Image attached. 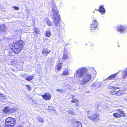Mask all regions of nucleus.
I'll use <instances>...</instances> for the list:
<instances>
[{
    "label": "nucleus",
    "mask_w": 127,
    "mask_h": 127,
    "mask_svg": "<svg viewBox=\"0 0 127 127\" xmlns=\"http://www.w3.org/2000/svg\"><path fill=\"white\" fill-rule=\"evenodd\" d=\"M25 44L23 40H18L12 41L9 46L10 49L15 54H18L22 51Z\"/></svg>",
    "instance_id": "nucleus-1"
},
{
    "label": "nucleus",
    "mask_w": 127,
    "mask_h": 127,
    "mask_svg": "<svg viewBox=\"0 0 127 127\" xmlns=\"http://www.w3.org/2000/svg\"><path fill=\"white\" fill-rule=\"evenodd\" d=\"M85 70L84 69H79L77 71L76 74L78 75L79 77H84L83 79L80 82V84L83 85L87 82L90 81L91 78V76L90 74H85Z\"/></svg>",
    "instance_id": "nucleus-2"
},
{
    "label": "nucleus",
    "mask_w": 127,
    "mask_h": 127,
    "mask_svg": "<svg viewBox=\"0 0 127 127\" xmlns=\"http://www.w3.org/2000/svg\"><path fill=\"white\" fill-rule=\"evenodd\" d=\"M52 10L54 12L53 16H54V22L56 26L58 25V24L59 23V22L60 20V15L59 14V11L56 10L54 7L52 8Z\"/></svg>",
    "instance_id": "nucleus-3"
},
{
    "label": "nucleus",
    "mask_w": 127,
    "mask_h": 127,
    "mask_svg": "<svg viewBox=\"0 0 127 127\" xmlns=\"http://www.w3.org/2000/svg\"><path fill=\"white\" fill-rule=\"evenodd\" d=\"M5 123L6 125L13 126L16 124V121L14 118L8 117L5 119Z\"/></svg>",
    "instance_id": "nucleus-4"
},
{
    "label": "nucleus",
    "mask_w": 127,
    "mask_h": 127,
    "mask_svg": "<svg viewBox=\"0 0 127 127\" xmlns=\"http://www.w3.org/2000/svg\"><path fill=\"white\" fill-rule=\"evenodd\" d=\"M99 116L97 114H94L91 116L87 115V117L90 120L95 122L97 121L98 120H99Z\"/></svg>",
    "instance_id": "nucleus-5"
},
{
    "label": "nucleus",
    "mask_w": 127,
    "mask_h": 127,
    "mask_svg": "<svg viewBox=\"0 0 127 127\" xmlns=\"http://www.w3.org/2000/svg\"><path fill=\"white\" fill-rule=\"evenodd\" d=\"M98 23L96 20L94 21L93 23L90 25V29L91 30H95L97 27Z\"/></svg>",
    "instance_id": "nucleus-6"
},
{
    "label": "nucleus",
    "mask_w": 127,
    "mask_h": 127,
    "mask_svg": "<svg viewBox=\"0 0 127 127\" xmlns=\"http://www.w3.org/2000/svg\"><path fill=\"white\" fill-rule=\"evenodd\" d=\"M43 99L45 100H49L51 99V95L50 93H46L42 95Z\"/></svg>",
    "instance_id": "nucleus-7"
},
{
    "label": "nucleus",
    "mask_w": 127,
    "mask_h": 127,
    "mask_svg": "<svg viewBox=\"0 0 127 127\" xmlns=\"http://www.w3.org/2000/svg\"><path fill=\"white\" fill-rule=\"evenodd\" d=\"M125 30V27L122 25L118 26L117 29V30L118 32H120L121 33L123 32Z\"/></svg>",
    "instance_id": "nucleus-8"
},
{
    "label": "nucleus",
    "mask_w": 127,
    "mask_h": 127,
    "mask_svg": "<svg viewBox=\"0 0 127 127\" xmlns=\"http://www.w3.org/2000/svg\"><path fill=\"white\" fill-rule=\"evenodd\" d=\"M51 50L48 48H43L42 51V54L45 56H47L48 54H49Z\"/></svg>",
    "instance_id": "nucleus-9"
},
{
    "label": "nucleus",
    "mask_w": 127,
    "mask_h": 127,
    "mask_svg": "<svg viewBox=\"0 0 127 127\" xmlns=\"http://www.w3.org/2000/svg\"><path fill=\"white\" fill-rule=\"evenodd\" d=\"M6 29V26L4 24L0 25V33L4 32Z\"/></svg>",
    "instance_id": "nucleus-10"
},
{
    "label": "nucleus",
    "mask_w": 127,
    "mask_h": 127,
    "mask_svg": "<svg viewBox=\"0 0 127 127\" xmlns=\"http://www.w3.org/2000/svg\"><path fill=\"white\" fill-rule=\"evenodd\" d=\"M100 12L101 14H104L105 13V10L103 6L102 5H100L99 7V9L97 10Z\"/></svg>",
    "instance_id": "nucleus-11"
},
{
    "label": "nucleus",
    "mask_w": 127,
    "mask_h": 127,
    "mask_svg": "<svg viewBox=\"0 0 127 127\" xmlns=\"http://www.w3.org/2000/svg\"><path fill=\"white\" fill-rule=\"evenodd\" d=\"M3 111L5 113L7 112H12V110L9 107H5L3 110Z\"/></svg>",
    "instance_id": "nucleus-12"
},
{
    "label": "nucleus",
    "mask_w": 127,
    "mask_h": 127,
    "mask_svg": "<svg viewBox=\"0 0 127 127\" xmlns=\"http://www.w3.org/2000/svg\"><path fill=\"white\" fill-rule=\"evenodd\" d=\"M117 75V74L116 73L112 74L109 76L106 80L109 79L110 80H112L113 78H115L116 77Z\"/></svg>",
    "instance_id": "nucleus-13"
},
{
    "label": "nucleus",
    "mask_w": 127,
    "mask_h": 127,
    "mask_svg": "<svg viewBox=\"0 0 127 127\" xmlns=\"http://www.w3.org/2000/svg\"><path fill=\"white\" fill-rule=\"evenodd\" d=\"M62 64V63H60L57 64L56 66V68L58 71H60L61 69Z\"/></svg>",
    "instance_id": "nucleus-14"
},
{
    "label": "nucleus",
    "mask_w": 127,
    "mask_h": 127,
    "mask_svg": "<svg viewBox=\"0 0 127 127\" xmlns=\"http://www.w3.org/2000/svg\"><path fill=\"white\" fill-rule=\"evenodd\" d=\"M111 92H112V93H111V94H112L114 95H115V94L118 95H120L121 94L123 93L122 92H119L117 91H112Z\"/></svg>",
    "instance_id": "nucleus-15"
},
{
    "label": "nucleus",
    "mask_w": 127,
    "mask_h": 127,
    "mask_svg": "<svg viewBox=\"0 0 127 127\" xmlns=\"http://www.w3.org/2000/svg\"><path fill=\"white\" fill-rule=\"evenodd\" d=\"M34 77V76L29 75L27 76L26 78V80L28 81H31L32 80Z\"/></svg>",
    "instance_id": "nucleus-16"
},
{
    "label": "nucleus",
    "mask_w": 127,
    "mask_h": 127,
    "mask_svg": "<svg viewBox=\"0 0 127 127\" xmlns=\"http://www.w3.org/2000/svg\"><path fill=\"white\" fill-rule=\"evenodd\" d=\"M33 31L35 34H39L40 30L38 28H34L33 29Z\"/></svg>",
    "instance_id": "nucleus-17"
},
{
    "label": "nucleus",
    "mask_w": 127,
    "mask_h": 127,
    "mask_svg": "<svg viewBox=\"0 0 127 127\" xmlns=\"http://www.w3.org/2000/svg\"><path fill=\"white\" fill-rule=\"evenodd\" d=\"M46 22L48 25L52 26V23L49 20L48 18H46Z\"/></svg>",
    "instance_id": "nucleus-18"
},
{
    "label": "nucleus",
    "mask_w": 127,
    "mask_h": 127,
    "mask_svg": "<svg viewBox=\"0 0 127 127\" xmlns=\"http://www.w3.org/2000/svg\"><path fill=\"white\" fill-rule=\"evenodd\" d=\"M118 111L119 112V113L122 114V115L123 116L125 117L126 116L125 114L123 111H122L121 109H119L118 110Z\"/></svg>",
    "instance_id": "nucleus-19"
},
{
    "label": "nucleus",
    "mask_w": 127,
    "mask_h": 127,
    "mask_svg": "<svg viewBox=\"0 0 127 127\" xmlns=\"http://www.w3.org/2000/svg\"><path fill=\"white\" fill-rule=\"evenodd\" d=\"M127 76V72L126 71H125L124 73L122 75V77L123 79L126 78Z\"/></svg>",
    "instance_id": "nucleus-20"
},
{
    "label": "nucleus",
    "mask_w": 127,
    "mask_h": 127,
    "mask_svg": "<svg viewBox=\"0 0 127 127\" xmlns=\"http://www.w3.org/2000/svg\"><path fill=\"white\" fill-rule=\"evenodd\" d=\"M37 121L40 123H42L44 122L43 119L42 118L38 117H37Z\"/></svg>",
    "instance_id": "nucleus-21"
},
{
    "label": "nucleus",
    "mask_w": 127,
    "mask_h": 127,
    "mask_svg": "<svg viewBox=\"0 0 127 127\" xmlns=\"http://www.w3.org/2000/svg\"><path fill=\"white\" fill-rule=\"evenodd\" d=\"M51 32L49 31H47L46 32V35L47 37H49L51 35Z\"/></svg>",
    "instance_id": "nucleus-22"
},
{
    "label": "nucleus",
    "mask_w": 127,
    "mask_h": 127,
    "mask_svg": "<svg viewBox=\"0 0 127 127\" xmlns=\"http://www.w3.org/2000/svg\"><path fill=\"white\" fill-rule=\"evenodd\" d=\"M113 115L115 118H117L118 117H121V115H120L116 113H114L113 114Z\"/></svg>",
    "instance_id": "nucleus-23"
},
{
    "label": "nucleus",
    "mask_w": 127,
    "mask_h": 127,
    "mask_svg": "<svg viewBox=\"0 0 127 127\" xmlns=\"http://www.w3.org/2000/svg\"><path fill=\"white\" fill-rule=\"evenodd\" d=\"M68 55L66 54H64L62 58V59L64 60H65L67 59L68 58Z\"/></svg>",
    "instance_id": "nucleus-24"
},
{
    "label": "nucleus",
    "mask_w": 127,
    "mask_h": 127,
    "mask_svg": "<svg viewBox=\"0 0 127 127\" xmlns=\"http://www.w3.org/2000/svg\"><path fill=\"white\" fill-rule=\"evenodd\" d=\"M57 91L59 92L64 93V92H65L66 90H62L60 89H57Z\"/></svg>",
    "instance_id": "nucleus-25"
},
{
    "label": "nucleus",
    "mask_w": 127,
    "mask_h": 127,
    "mask_svg": "<svg viewBox=\"0 0 127 127\" xmlns=\"http://www.w3.org/2000/svg\"><path fill=\"white\" fill-rule=\"evenodd\" d=\"M69 74V72L68 71H64L62 73V75H68Z\"/></svg>",
    "instance_id": "nucleus-26"
},
{
    "label": "nucleus",
    "mask_w": 127,
    "mask_h": 127,
    "mask_svg": "<svg viewBox=\"0 0 127 127\" xmlns=\"http://www.w3.org/2000/svg\"><path fill=\"white\" fill-rule=\"evenodd\" d=\"M78 101V100L77 99H75L72 100L71 101L72 103H75L77 102Z\"/></svg>",
    "instance_id": "nucleus-27"
},
{
    "label": "nucleus",
    "mask_w": 127,
    "mask_h": 127,
    "mask_svg": "<svg viewBox=\"0 0 127 127\" xmlns=\"http://www.w3.org/2000/svg\"><path fill=\"white\" fill-rule=\"evenodd\" d=\"M68 112L69 114H71L72 115H75L74 113L71 110H68Z\"/></svg>",
    "instance_id": "nucleus-28"
},
{
    "label": "nucleus",
    "mask_w": 127,
    "mask_h": 127,
    "mask_svg": "<svg viewBox=\"0 0 127 127\" xmlns=\"http://www.w3.org/2000/svg\"><path fill=\"white\" fill-rule=\"evenodd\" d=\"M0 127H10L9 126L6 125L5 124H2L0 126Z\"/></svg>",
    "instance_id": "nucleus-29"
},
{
    "label": "nucleus",
    "mask_w": 127,
    "mask_h": 127,
    "mask_svg": "<svg viewBox=\"0 0 127 127\" xmlns=\"http://www.w3.org/2000/svg\"><path fill=\"white\" fill-rule=\"evenodd\" d=\"M13 8L16 10H18L19 9V7L16 6L13 7Z\"/></svg>",
    "instance_id": "nucleus-30"
},
{
    "label": "nucleus",
    "mask_w": 127,
    "mask_h": 127,
    "mask_svg": "<svg viewBox=\"0 0 127 127\" xmlns=\"http://www.w3.org/2000/svg\"><path fill=\"white\" fill-rule=\"evenodd\" d=\"M76 124L77 125V127L78 126H79L80 125L79 123H81L80 122L78 121H76Z\"/></svg>",
    "instance_id": "nucleus-31"
},
{
    "label": "nucleus",
    "mask_w": 127,
    "mask_h": 127,
    "mask_svg": "<svg viewBox=\"0 0 127 127\" xmlns=\"http://www.w3.org/2000/svg\"><path fill=\"white\" fill-rule=\"evenodd\" d=\"M5 95H3V94H0V97H5Z\"/></svg>",
    "instance_id": "nucleus-32"
},
{
    "label": "nucleus",
    "mask_w": 127,
    "mask_h": 127,
    "mask_svg": "<svg viewBox=\"0 0 127 127\" xmlns=\"http://www.w3.org/2000/svg\"><path fill=\"white\" fill-rule=\"evenodd\" d=\"M89 45V46H90V47H92L93 46V45L91 43H88Z\"/></svg>",
    "instance_id": "nucleus-33"
},
{
    "label": "nucleus",
    "mask_w": 127,
    "mask_h": 127,
    "mask_svg": "<svg viewBox=\"0 0 127 127\" xmlns=\"http://www.w3.org/2000/svg\"><path fill=\"white\" fill-rule=\"evenodd\" d=\"M52 107L51 106H49L48 107V110H52Z\"/></svg>",
    "instance_id": "nucleus-34"
},
{
    "label": "nucleus",
    "mask_w": 127,
    "mask_h": 127,
    "mask_svg": "<svg viewBox=\"0 0 127 127\" xmlns=\"http://www.w3.org/2000/svg\"><path fill=\"white\" fill-rule=\"evenodd\" d=\"M80 124L79 126H78L77 127H82V125L81 123H79Z\"/></svg>",
    "instance_id": "nucleus-35"
},
{
    "label": "nucleus",
    "mask_w": 127,
    "mask_h": 127,
    "mask_svg": "<svg viewBox=\"0 0 127 127\" xmlns=\"http://www.w3.org/2000/svg\"><path fill=\"white\" fill-rule=\"evenodd\" d=\"M16 127H23L22 125H19L17 126Z\"/></svg>",
    "instance_id": "nucleus-36"
},
{
    "label": "nucleus",
    "mask_w": 127,
    "mask_h": 127,
    "mask_svg": "<svg viewBox=\"0 0 127 127\" xmlns=\"http://www.w3.org/2000/svg\"><path fill=\"white\" fill-rule=\"evenodd\" d=\"M90 111H87V113L88 114H90Z\"/></svg>",
    "instance_id": "nucleus-37"
},
{
    "label": "nucleus",
    "mask_w": 127,
    "mask_h": 127,
    "mask_svg": "<svg viewBox=\"0 0 127 127\" xmlns=\"http://www.w3.org/2000/svg\"><path fill=\"white\" fill-rule=\"evenodd\" d=\"M124 100L126 102H127V98L125 99Z\"/></svg>",
    "instance_id": "nucleus-38"
},
{
    "label": "nucleus",
    "mask_w": 127,
    "mask_h": 127,
    "mask_svg": "<svg viewBox=\"0 0 127 127\" xmlns=\"http://www.w3.org/2000/svg\"><path fill=\"white\" fill-rule=\"evenodd\" d=\"M28 89L30 91L31 89V88H28Z\"/></svg>",
    "instance_id": "nucleus-39"
},
{
    "label": "nucleus",
    "mask_w": 127,
    "mask_h": 127,
    "mask_svg": "<svg viewBox=\"0 0 127 127\" xmlns=\"http://www.w3.org/2000/svg\"><path fill=\"white\" fill-rule=\"evenodd\" d=\"M26 86L27 87H30V86L29 85H27Z\"/></svg>",
    "instance_id": "nucleus-40"
},
{
    "label": "nucleus",
    "mask_w": 127,
    "mask_h": 127,
    "mask_svg": "<svg viewBox=\"0 0 127 127\" xmlns=\"http://www.w3.org/2000/svg\"><path fill=\"white\" fill-rule=\"evenodd\" d=\"M115 89H119V88H114Z\"/></svg>",
    "instance_id": "nucleus-41"
},
{
    "label": "nucleus",
    "mask_w": 127,
    "mask_h": 127,
    "mask_svg": "<svg viewBox=\"0 0 127 127\" xmlns=\"http://www.w3.org/2000/svg\"><path fill=\"white\" fill-rule=\"evenodd\" d=\"M95 84V83H93V85H94V84Z\"/></svg>",
    "instance_id": "nucleus-42"
},
{
    "label": "nucleus",
    "mask_w": 127,
    "mask_h": 127,
    "mask_svg": "<svg viewBox=\"0 0 127 127\" xmlns=\"http://www.w3.org/2000/svg\"><path fill=\"white\" fill-rule=\"evenodd\" d=\"M87 93H89V91H87Z\"/></svg>",
    "instance_id": "nucleus-43"
},
{
    "label": "nucleus",
    "mask_w": 127,
    "mask_h": 127,
    "mask_svg": "<svg viewBox=\"0 0 127 127\" xmlns=\"http://www.w3.org/2000/svg\"><path fill=\"white\" fill-rule=\"evenodd\" d=\"M112 87L114 88V87H114V86H112Z\"/></svg>",
    "instance_id": "nucleus-44"
}]
</instances>
